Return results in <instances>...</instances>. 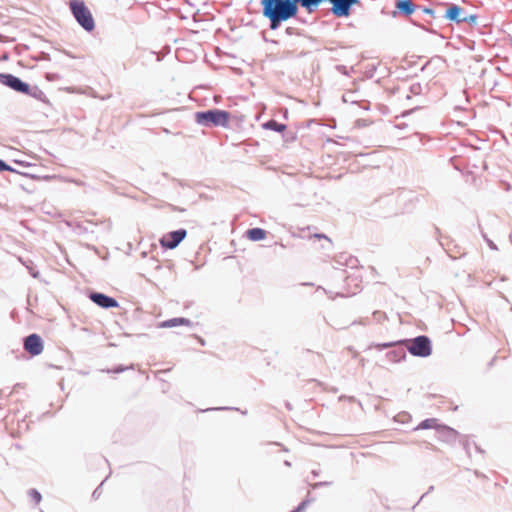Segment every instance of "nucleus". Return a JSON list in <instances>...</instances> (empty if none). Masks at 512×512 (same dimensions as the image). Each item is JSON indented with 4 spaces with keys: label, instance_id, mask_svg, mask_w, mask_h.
Listing matches in <instances>:
<instances>
[{
    "label": "nucleus",
    "instance_id": "obj_1",
    "mask_svg": "<svg viewBox=\"0 0 512 512\" xmlns=\"http://www.w3.org/2000/svg\"><path fill=\"white\" fill-rule=\"evenodd\" d=\"M323 0H261L263 15L267 17L272 29H276L282 21L296 16L297 3L306 9L308 13L316 10ZM331 3V12L337 18L349 17L351 9L358 4V0H328Z\"/></svg>",
    "mask_w": 512,
    "mask_h": 512
},
{
    "label": "nucleus",
    "instance_id": "obj_2",
    "mask_svg": "<svg viewBox=\"0 0 512 512\" xmlns=\"http://www.w3.org/2000/svg\"><path fill=\"white\" fill-rule=\"evenodd\" d=\"M406 350L415 357L426 358L433 352L432 341L426 335H419L414 338H406L399 340Z\"/></svg>",
    "mask_w": 512,
    "mask_h": 512
},
{
    "label": "nucleus",
    "instance_id": "obj_3",
    "mask_svg": "<svg viewBox=\"0 0 512 512\" xmlns=\"http://www.w3.org/2000/svg\"><path fill=\"white\" fill-rule=\"evenodd\" d=\"M69 7L73 16L83 29L88 32L94 30L95 21L93 15L83 0H71Z\"/></svg>",
    "mask_w": 512,
    "mask_h": 512
},
{
    "label": "nucleus",
    "instance_id": "obj_4",
    "mask_svg": "<svg viewBox=\"0 0 512 512\" xmlns=\"http://www.w3.org/2000/svg\"><path fill=\"white\" fill-rule=\"evenodd\" d=\"M230 113L224 110H208L204 112H197L195 114V119L198 124L204 126H221L227 127L230 120Z\"/></svg>",
    "mask_w": 512,
    "mask_h": 512
},
{
    "label": "nucleus",
    "instance_id": "obj_5",
    "mask_svg": "<svg viewBox=\"0 0 512 512\" xmlns=\"http://www.w3.org/2000/svg\"><path fill=\"white\" fill-rule=\"evenodd\" d=\"M23 349L31 357H36L43 352L44 341L37 333H31L22 339Z\"/></svg>",
    "mask_w": 512,
    "mask_h": 512
},
{
    "label": "nucleus",
    "instance_id": "obj_6",
    "mask_svg": "<svg viewBox=\"0 0 512 512\" xmlns=\"http://www.w3.org/2000/svg\"><path fill=\"white\" fill-rule=\"evenodd\" d=\"M445 18L456 23L467 22L475 24L477 21L476 15H466L460 6L455 4L448 6L445 13Z\"/></svg>",
    "mask_w": 512,
    "mask_h": 512
},
{
    "label": "nucleus",
    "instance_id": "obj_7",
    "mask_svg": "<svg viewBox=\"0 0 512 512\" xmlns=\"http://www.w3.org/2000/svg\"><path fill=\"white\" fill-rule=\"evenodd\" d=\"M187 232L184 229H179L166 233L160 239V245L165 249H174L186 237Z\"/></svg>",
    "mask_w": 512,
    "mask_h": 512
},
{
    "label": "nucleus",
    "instance_id": "obj_8",
    "mask_svg": "<svg viewBox=\"0 0 512 512\" xmlns=\"http://www.w3.org/2000/svg\"><path fill=\"white\" fill-rule=\"evenodd\" d=\"M0 79L3 84L9 86L17 92H21L24 94H29L30 92L28 84L22 82L19 78L11 74H1Z\"/></svg>",
    "mask_w": 512,
    "mask_h": 512
},
{
    "label": "nucleus",
    "instance_id": "obj_9",
    "mask_svg": "<svg viewBox=\"0 0 512 512\" xmlns=\"http://www.w3.org/2000/svg\"><path fill=\"white\" fill-rule=\"evenodd\" d=\"M89 298L101 308H111L118 306V303L114 298H111L102 293L92 292L89 294Z\"/></svg>",
    "mask_w": 512,
    "mask_h": 512
},
{
    "label": "nucleus",
    "instance_id": "obj_10",
    "mask_svg": "<svg viewBox=\"0 0 512 512\" xmlns=\"http://www.w3.org/2000/svg\"><path fill=\"white\" fill-rule=\"evenodd\" d=\"M437 433L439 439L447 443L455 442L459 436V433L455 429L444 424L437 426Z\"/></svg>",
    "mask_w": 512,
    "mask_h": 512
},
{
    "label": "nucleus",
    "instance_id": "obj_11",
    "mask_svg": "<svg viewBox=\"0 0 512 512\" xmlns=\"http://www.w3.org/2000/svg\"><path fill=\"white\" fill-rule=\"evenodd\" d=\"M406 348L404 345H396L394 346V349L389 351L387 354H386V357L391 361V362H394V363H399L403 360L406 359L407 355H406Z\"/></svg>",
    "mask_w": 512,
    "mask_h": 512
},
{
    "label": "nucleus",
    "instance_id": "obj_12",
    "mask_svg": "<svg viewBox=\"0 0 512 512\" xmlns=\"http://www.w3.org/2000/svg\"><path fill=\"white\" fill-rule=\"evenodd\" d=\"M396 8L407 16L414 12V5L410 0H398Z\"/></svg>",
    "mask_w": 512,
    "mask_h": 512
},
{
    "label": "nucleus",
    "instance_id": "obj_13",
    "mask_svg": "<svg viewBox=\"0 0 512 512\" xmlns=\"http://www.w3.org/2000/svg\"><path fill=\"white\" fill-rule=\"evenodd\" d=\"M247 238L251 241H260L266 238V231L261 228H252L247 232Z\"/></svg>",
    "mask_w": 512,
    "mask_h": 512
},
{
    "label": "nucleus",
    "instance_id": "obj_14",
    "mask_svg": "<svg viewBox=\"0 0 512 512\" xmlns=\"http://www.w3.org/2000/svg\"><path fill=\"white\" fill-rule=\"evenodd\" d=\"M437 421L438 420L436 418L424 419L414 428V430H426L434 428L437 431V426L441 425L438 424Z\"/></svg>",
    "mask_w": 512,
    "mask_h": 512
},
{
    "label": "nucleus",
    "instance_id": "obj_15",
    "mask_svg": "<svg viewBox=\"0 0 512 512\" xmlns=\"http://www.w3.org/2000/svg\"><path fill=\"white\" fill-rule=\"evenodd\" d=\"M263 126L266 129H270V130L277 131V132H284L286 130L285 124L278 123L275 120H270V121L266 122Z\"/></svg>",
    "mask_w": 512,
    "mask_h": 512
},
{
    "label": "nucleus",
    "instance_id": "obj_16",
    "mask_svg": "<svg viewBox=\"0 0 512 512\" xmlns=\"http://www.w3.org/2000/svg\"><path fill=\"white\" fill-rule=\"evenodd\" d=\"M194 322H159L158 328H172L177 326L192 327Z\"/></svg>",
    "mask_w": 512,
    "mask_h": 512
},
{
    "label": "nucleus",
    "instance_id": "obj_17",
    "mask_svg": "<svg viewBox=\"0 0 512 512\" xmlns=\"http://www.w3.org/2000/svg\"><path fill=\"white\" fill-rule=\"evenodd\" d=\"M401 345L399 341H391V342H384V343H373L369 346V348H376L379 351H383L387 348H392L396 345Z\"/></svg>",
    "mask_w": 512,
    "mask_h": 512
},
{
    "label": "nucleus",
    "instance_id": "obj_18",
    "mask_svg": "<svg viewBox=\"0 0 512 512\" xmlns=\"http://www.w3.org/2000/svg\"><path fill=\"white\" fill-rule=\"evenodd\" d=\"M28 495L30 496L31 500L35 502V504H39L42 500L41 493L35 488L29 489Z\"/></svg>",
    "mask_w": 512,
    "mask_h": 512
},
{
    "label": "nucleus",
    "instance_id": "obj_19",
    "mask_svg": "<svg viewBox=\"0 0 512 512\" xmlns=\"http://www.w3.org/2000/svg\"><path fill=\"white\" fill-rule=\"evenodd\" d=\"M312 501H313V499H310V498L306 497L304 500H302V501H301V502H300V503H299L295 508H293V509H294V511H296V512H303V511L306 509L307 505H308L309 503H311Z\"/></svg>",
    "mask_w": 512,
    "mask_h": 512
},
{
    "label": "nucleus",
    "instance_id": "obj_20",
    "mask_svg": "<svg viewBox=\"0 0 512 512\" xmlns=\"http://www.w3.org/2000/svg\"><path fill=\"white\" fill-rule=\"evenodd\" d=\"M126 370H128V366H125V365H117L115 366L113 369H107V373H116V374H119V373H122V372H125Z\"/></svg>",
    "mask_w": 512,
    "mask_h": 512
},
{
    "label": "nucleus",
    "instance_id": "obj_21",
    "mask_svg": "<svg viewBox=\"0 0 512 512\" xmlns=\"http://www.w3.org/2000/svg\"><path fill=\"white\" fill-rule=\"evenodd\" d=\"M106 479H107V478H105V479H104V480H103V481H102V482H101V483H100V484L95 488V490L93 491V493H92V498H93L94 500H97V499L100 497V495L102 494V486H103L104 482L106 481Z\"/></svg>",
    "mask_w": 512,
    "mask_h": 512
},
{
    "label": "nucleus",
    "instance_id": "obj_22",
    "mask_svg": "<svg viewBox=\"0 0 512 512\" xmlns=\"http://www.w3.org/2000/svg\"><path fill=\"white\" fill-rule=\"evenodd\" d=\"M331 485H332L331 481H320V482H316V483L311 484V488L315 490V489H318V488H321V487H328V486H331Z\"/></svg>",
    "mask_w": 512,
    "mask_h": 512
},
{
    "label": "nucleus",
    "instance_id": "obj_23",
    "mask_svg": "<svg viewBox=\"0 0 512 512\" xmlns=\"http://www.w3.org/2000/svg\"><path fill=\"white\" fill-rule=\"evenodd\" d=\"M0 171H14V169H12L4 161L0 160Z\"/></svg>",
    "mask_w": 512,
    "mask_h": 512
},
{
    "label": "nucleus",
    "instance_id": "obj_24",
    "mask_svg": "<svg viewBox=\"0 0 512 512\" xmlns=\"http://www.w3.org/2000/svg\"><path fill=\"white\" fill-rule=\"evenodd\" d=\"M210 410H238V409L234 408V407H216V408H209L206 411H210Z\"/></svg>",
    "mask_w": 512,
    "mask_h": 512
},
{
    "label": "nucleus",
    "instance_id": "obj_25",
    "mask_svg": "<svg viewBox=\"0 0 512 512\" xmlns=\"http://www.w3.org/2000/svg\"><path fill=\"white\" fill-rule=\"evenodd\" d=\"M11 394V392H7L6 389L0 390V398L8 397Z\"/></svg>",
    "mask_w": 512,
    "mask_h": 512
},
{
    "label": "nucleus",
    "instance_id": "obj_26",
    "mask_svg": "<svg viewBox=\"0 0 512 512\" xmlns=\"http://www.w3.org/2000/svg\"><path fill=\"white\" fill-rule=\"evenodd\" d=\"M434 490V486H430L428 488V491L426 493H424L421 497H420V500H422L427 494H429L430 492H432Z\"/></svg>",
    "mask_w": 512,
    "mask_h": 512
},
{
    "label": "nucleus",
    "instance_id": "obj_27",
    "mask_svg": "<svg viewBox=\"0 0 512 512\" xmlns=\"http://www.w3.org/2000/svg\"><path fill=\"white\" fill-rule=\"evenodd\" d=\"M314 237L318 238V239L324 238V239L330 241V239L326 235H324V234H315Z\"/></svg>",
    "mask_w": 512,
    "mask_h": 512
},
{
    "label": "nucleus",
    "instance_id": "obj_28",
    "mask_svg": "<svg viewBox=\"0 0 512 512\" xmlns=\"http://www.w3.org/2000/svg\"><path fill=\"white\" fill-rule=\"evenodd\" d=\"M311 474L314 478L318 477L320 475V470H312Z\"/></svg>",
    "mask_w": 512,
    "mask_h": 512
},
{
    "label": "nucleus",
    "instance_id": "obj_29",
    "mask_svg": "<svg viewBox=\"0 0 512 512\" xmlns=\"http://www.w3.org/2000/svg\"><path fill=\"white\" fill-rule=\"evenodd\" d=\"M196 338H197L198 342H199L202 346H204V345H205V340H204L202 337L197 336Z\"/></svg>",
    "mask_w": 512,
    "mask_h": 512
},
{
    "label": "nucleus",
    "instance_id": "obj_30",
    "mask_svg": "<svg viewBox=\"0 0 512 512\" xmlns=\"http://www.w3.org/2000/svg\"><path fill=\"white\" fill-rule=\"evenodd\" d=\"M476 450L479 452V453H484V451L476 444V443H473Z\"/></svg>",
    "mask_w": 512,
    "mask_h": 512
},
{
    "label": "nucleus",
    "instance_id": "obj_31",
    "mask_svg": "<svg viewBox=\"0 0 512 512\" xmlns=\"http://www.w3.org/2000/svg\"><path fill=\"white\" fill-rule=\"evenodd\" d=\"M464 448L467 451V453H469V442L468 441H466V443H464Z\"/></svg>",
    "mask_w": 512,
    "mask_h": 512
},
{
    "label": "nucleus",
    "instance_id": "obj_32",
    "mask_svg": "<svg viewBox=\"0 0 512 512\" xmlns=\"http://www.w3.org/2000/svg\"><path fill=\"white\" fill-rule=\"evenodd\" d=\"M286 407H287L289 410H291V408H292L290 403H286Z\"/></svg>",
    "mask_w": 512,
    "mask_h": 512
},
{
    "label": "nucleus",
    "instance_id": "obj_33",
    "mask_svg": "<svg viewBox=\"0 0 512 512\" xmlns=\"http://www.w3.org/2000/svg\"><path fill=\"white\" fill-rule=\"evenodd\" d=\"M129 369L133 370L134 369V365L130 363Z\"/></svg>",
    "mask_w": 512,
    "mask_h": 512
},
{
    "label": "nucleus",
    "instance_id": "obj_34",
    "mask_svg": "<svg viewBox=\"0 0 512 512\" xmlns=\"http://www.w3.org/2000/svg\"><path fill=\"white\" fill-rule=\"evenodd\" d=\"M285 465L290 466L291 464L289 461H285Z\"/></svg>",
    "mask_w": 512,
    "mask_h": 512
},
{
    "label": "nucleus",
    "instance_id": "obj_35",
    "mask_svg": "<svg viewBox=\"0 0 512 512\" xmlns=\"http://www.w3.org/2000/svg\"><path fill=\"white\" fill-rule=\"evenodd\" d=\"M20 386V383H17L15 386H14V389H16L17 387Z\"/></svg>",
    "mask_w": 512,
    "mask_h": 512
},
{
    "label": "nucleus",
    "instance_id": "obj_36",
    "mask_svg": "<svg viewBox=\"0 0 512 512\" xmlns=\"http://www.w3.org/2000/svg\"><path fill=\"white\" fill-rule=\"evenodd\" d=\"M403 417H407V418H409V417H410V415H409V414H403Z\"/></svg>",
    "mask_w": 512,
    "mask_h": 512
},
{
    "label": "nucleus",
    "instance_id": "obj_37",
    "mask_svg": "<svg viewBox=\"0 0 512 512\" xmlns=\"http://www.w3.org/2000/svg\"><path fill=\"white\" fill-rule=\"evenodd\" d=\"M355 287H356V289H358L359 288V283H356Z\"/></svg>",
    "mask_w": 512,
    "mask_h": 512
}]
</instances>
